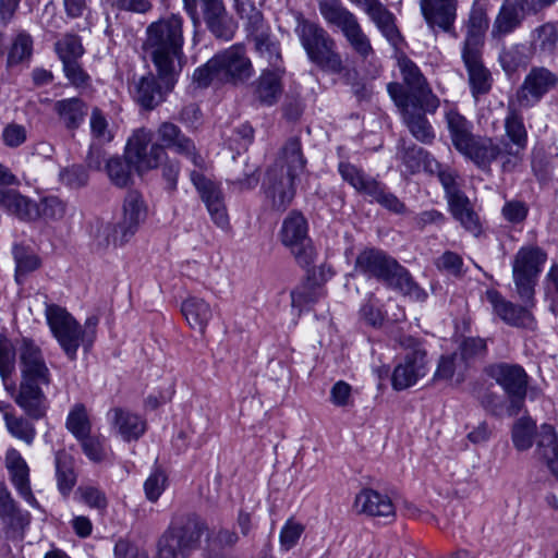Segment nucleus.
Masks as SVG:
<instances>
[{"mask_svg": "<svg viewBox=\"0 0 558 558\" xmlns=\"http://www.w3.org/2000/svg\"><path fill=\"white\" fill-rule=\"evenodd\" d=\"M20 384L13 379L16 351L4 335H0V378L7 393L33 420L43 418L48 409L47 391L52 386V374L41 349L29 338H23L17 348Z\"/></svg>", "mask_w": 558, "mask_h": 558, "instance_id": "obj_1", "label": "nucleus"}, {"mask_svg": "<svg viewBox=\"0 0 558 558\" xmlns=\"http://www.w3.org/2000/svg\"><path fill=\"white\" fill-rule=\"evenodd\" d=\"M184 20L180 14L171 13L151 22L146 28L144 49L149 53L161 80L173 83L182 69Z\"/></svg>", "mask_w": 558, "mask_h": 558, "instance_id": "obj_2", "label": "nucleus"}, {"mask_svg": "<svg viewBox=\"0 0 558 558\" xmlns=\"http://www.w3.org/2000/svg\"><path fill=\"white\" fill-rule=\"evenodd\" d=\"M306 159L299 138L292 137L280 149L276 161L267 169L262 189L272 209L284 211L296 194V180L304 171Z\"/></svg>", "mask_w": 558, "mask_h": 558, "instance_id": "obj_3", "label": "nucleus"}, {"mask_svg": "<svg viewBox=\"0 0 558 558\" xmlns=\"http://www.w3.org/2000/svg\"><path fill=\"white\" fill-rule=\"evenodd\" d=\"M207 529L206 522L194 513L172 517L157 541V558H189L199 548Z\"/></svg>", "mask_w": 558, "mask_h": 558, "instance_id": "obj_4", "label": "nucleus"}, {"mask_svg": "<svg viewBox=\"0 0 558 558\" xmlns=\"http://www.w3.org/2000/svg\"><path fill=\"white\" fill-rule=\"evenodd\" d=\"M46 318L54 338L71 361L76 359L81 344L85 350L93 345L98 317H88L82 327L69 312L51 304L46 306Z\"/></svg>", "mask_w": 558, "mask_h": 558, "instance_id": "obj_5", "label": "nucleus"}, {"mask_svg": "<svg viewBox=\"0 0 558 558\" xmlns=\"http://www.w3.org/2000/svg\"><path fill=\"white\" fill-rule=\"evenodd\" d=\"M318 10L327 25L341 32L359 58L368 60L375 54L371 39L363 31L357 16L340 0H319Z\"/></svg>", "mask_w": 558, "mask_h": 558, "instance_id": "obj_6", "label": "nucleus"}, {"mask_svg": "<svg viewBox=\"0 0 558 558\" xmlns=\"http://www.w3.org/2000/svg\"><path fill=\"white\" fill-rule=\"evenodd\" d=\"M547 262V253L536 244L522 245L513 255L512 279L522 302L535 306V287Z\"/></svg>", "mask_w": 558, "mask_h": 558, "instance_id": "obj_7", "label": "nucleus"}, {"mask_svg": "<svg viewBox=\"0 0 558 558\" xmlns=\"http://www.w3.org/2000/svg\"><path fill=\"white\" fill-rule=\"evenodd\" d=\"M147 208L137 191H130L123 202L122 217L117 223L102 225L97 233L101 245L121 246L130 241L145 220Z\"/></svg>", "mask_w": 558, "mask_h": 558, "instance_id": "obj_8", "label": "nucleus"}, {"mask_svg": "<svg viewBox=\"0 0 558 558\" xmlns=\"http://www.w3.org/2000/svg\"><path fill=\"white\" fill-rule=\"evenodd\" d=\"M279 240L294 257L296 264L308 270L317 253L308 235V222L301 211L292 210L282 220Z\"/></svg>", "mask_w": 558, "mask_h": 558, "instance_id": "obj_9", "label": "nucleus"}, {"mask_svg": "<svg viewBox=\"0 0 558 558\" xmlns=\"http://www.w3.org/2000/svg\"><path fill=\"white\" fill-rule=\"evenodd\" d=\"M398 342L408 352L403 363L396 366L391 381L396 390H403L427 374V353L422 342L412 336H401Z\"/></svg>", "mask_w": 558, "mask_h": 558, "instance_id": "obj_10", "label": "nucleus"}, {"mask_svg": "<svg viewBox=\"0 0 558 558\" xmlns=\"http://www.w3.org/2000/svg\"><path fill=\"white\" fill-rule=\"evenodd\" d=\"M521 109L525 108L517 105L512 99L508 100L507 113L504 120L505 137L500 143L509 160L504 162L502 171L513 170L522 159V154L527 146V130Z\"/></svg>", "mask_w": 558, "mask_h": 558, "instance_id": "obj_11", "label": "nucleus"}, {"mask_svg": "<svg viewBox=\"0 0 558 558\" xmlns=\"http://www.w3.org/2000/svg\"><path fill=\"white\" fill-rule=\"evenodd\" d=\"M487 374L506 392L509 414L517 415L523 409L527 395L529 375L524 368L518 364L498 363L490 365Z\"/></svg>", "mask_w": 558, "mask_h": 558, "instance_id": "obj_12", "label": "nucleus"}, {"mask_svg": "<svg viewBox=\"0 0 558 558\" xmlns=\"http://www.w3.org/2000/svg\"><path fill=\"white\" fill-rule=\"evenodd\" d=\"M153 132L141 128L129 137L124 157L138 173L155 169L165 158L166 151L158 143H151Z\"/></svg>", "mask_w": 558, "mask_h": 558, "instance_id": "obj_13", "label": "nucleus"}, {"mask_svg": "<svg viewBox=\"0 0 558 558\" xmlns=\"http://www.w3.org/2000/svg\"><path fill=\"white\" fill-rule=\"evenodd\" d=\"M398 66L408 88V90L403 88V95L409 102L425 111H436L439 100L433 94L420 68L404 53L398 57Z\"/></svg>", "mask_w": 558, "mask_h": 558, "instance_id": "obj_14", "label": "nucleus"}, {"mask_svg": "<svg viewBox=\"0 0 558 558\" xmlns=\"http://www.w3.org/2000/svg\"><path fill=\"white\" fill-rule=\"evenodd\" d=\"M387 90L397 107L401 109L403 121L411 134L417 141L424 144H430L435 138V132L425 117L427 111L409 102V99L403 95V86L400 83H389Z\"/></svg>", "mask_w": 558, "mask_h": 558, "instance_id": "obj_15", "label": "nucleus"}, {"mask_svg": "<svg viewBox=\"0 0 558 558\" xmlns=\"http://www.w3.org/2000/svg\"><path fill=\"white\" fill-rule=\"evenodd\" d=\"M558 85V74L545 66H533L525 75L513 97L517 105L532 108Z\"/></svg>", "mask_w": 558, "mask_h": 558, "instance_id": "obj_16", "label": "nucleus"}, {"mask_svg": "<svg viewBox=\"0 0 558 558\" xmlns=\"http://www.w3.org/2000/svg\"><path fill=\"white\" fill-rule=\"evenodd\" d=\"M210 65L216 68L219 83H242L248 80L253 72L252 63L240 45H233L215 54L210 59Z\"/></svg>", "mask_w": 558, "mask_h": 558, "instance_id": "obj_17", "label": "nucleus"}, {"mask_svg": "<svg viewBox=\"0 0 558 558\" xmlns=\"http://www.w3.org/2000/svg\"><path fill=\"white\" fill-rule=\"evenodd\" d=\"M206 29L220 41H231L239 28L234 16L229 12L225 0H198Z\"/></svg>", "mask_w": 558, "mask_h": 558, "instance_id": "obj_18", "label": "nucleus"}, {"mask_svg": "<svg viewBox=\"0 0 558 558\" xmlns=\"http://www.w3.org/2000/svg\"><path fill=\"white\" fill-rule=\"evenodd\" d=\"M190 179L205 203L211 220L218 227L226 228L229 225V217L219 184L197 170L191 171Z\"/></svg>", "mask_w": 558, "mask_h": 558, "instance_id": "obj_19", "label": "nucleus"}, {"mask_svg": "<svg viewBox=\"0 0 558 558\" xmlns=\"http://www.w3.org/2000/svg\"><path fill=\"white\" fill-rule=\"evenodd\" d=\"M485 295L493 312L507 325L529 330L536 328V319L531 312L534 306H529L526 302H523V306L514 304L495 289L487 290Z\"/></svg>", "mask_w": 558, "mask_h": 558, "instance_id": "obj_20", "label": "nucleus"}, {"mask_svg": "<svg viewBox=\"0 0 558 558\" xmlns=\"http://www.w3.org/2000/svg\"><path fill=\"white\" fill-rule=\"evenodd\" d=\"M159 145L162 148L173 149L187 158L197 169L205 168V160L197 151L194 142L182 133L180 128L172 122H162L157 129Z\"/></svg>", "mask_w": 558, "mask_h": 558, "instance_id": "obj_21", "label": "nucleus"}, {"mask_svg": "<svg viewBox=\"0 0 558 558\" xmlns=\"http://www.w3.org/2000/svg\"><path fill=\"white\" fill-rule=\"evenodd\" d=\"M397 263L393 257L381 250L365 248L356 256L354 271L368 279L375 278L385 283L390 279Z\"/></svg>", "mask_w": 558, "mask_h": 558, "instance_id": "obj_22", "label": "nucleus"}, {"mask_svg": "<svg viewBox=\"0 0 558 558\" xmlns=\"http://www.w3.org/2000/svg\"><path fill=\"white\" fill-rule=\"evenodd\" d=\"M348 1L363 11L392 46L397 47L402 41L395 15L380 0Z\"/></svg>", "mask_w": 558, "mask_h": 558, "instance_id": "obj_23", "label": "nucleus"}, {"mask_svg": "<svg viewBox=\"0 0 558 558\" xmlns=\"http://www.w3.org/2000/svg\"><path fill=\"white\" fill-rule=\"evenodd\" d=\"M320 44L315 45L306 52L310 62L327 74H341L345 64L341 53L338 51L337 43L331 35L324 38Z\"/></svg>", "mask_w": 558, "mask_h": 558, "instance_id": "obj_24", "label": "nucleus"}, {"mask_svg": "<svg viewBox=\"0 0 558 558\" xmlns=\"http://www.w3.org/2000/svg\"><path fill=\"white\" fill-rule=\"evenodd\" d=\"M534 13L525 0H504L499 13L495 19L492 35L504 37L514 32L523 22L526 14Z\"/></svg>", "mask_w": 558, "mask_h": 558, "instance_id": "obj_25", "label": "nucleus"}, {"mask_svg": "<svg viewBox=\"0 0 558 558\" xmlns=\"http://www.w3.org/2000/svg\"><path fill=\"white\" fill-rule=\"evenodd\" d=\"M461 154L482 169H488L492 162L498 158L501 160V166L509 160L501 143L498 144L492 137L486 136H474Z\"/></svg>", "mask_w": 558, "mask_h": 558, "instance_id": "obj_26", "label": "nucleus"}, {"mask_svg": "<svg viewBox=\"0 0 558 558\" xmlns=\"http://www.w3.org/2000/svg\"><path fill=\"white\" fill-rule=\"evenodd\" d=\"M457 0H420V9L430 28L450 32L457 17Z\"/></svg>", "mask_w": 558, "mask_h": 558, "instance_id": "obj_27", "label": "nucleus"}, {"mask_svg": "<svg viewBox=\"0 0 558 558\" xmlns=\"http://www.w3.org/2000/svg\"><path fill=\"white\" fill-rule=\"evenodd\" d=\"M165 83V88L160 86L158 80L151 73L143 75L135 82L134 85V99L135 101L146 110H151L160 105L165 100L166 94L173 87L174 83ZM173 82L175 80L173 78Z\"/></svg>", "mask_w": 558, "mask_h": 558, "instance_id": "obj_28", "label": "nucleus"}, {"mask_svg": "<svg viewBox=\"0 0 558 558\" xmlns=\"http://www.w3.org/2000/svg\"><path fill=\"white\" fill-rule=\"evenodd\" d=\"M5 464L9 470L11 481L19 494L28 505L37 507L38 502L31 489L29 469L16 449L11 448L7 451Z\"/></svg>", "mask_w": 558, "mask_h": 558, "instance_id": "obj_29", "label": "nucleus"}, {"mask_svg": "<svg viewBox=\"0 0 558 558\" xmlns=\"http://www.w3.org/2000/svg\"><path fill=\"white\" fill-rule=\"evenodd\" d=\"M354 506L360 513L371 517L384 518L392 521L396 517V508L391 499L374 489H363L355 497Z\"/></svg>", "mask_w": 558, "mask_h": 558, "instance_id": "obj_30", "label": "nucleus"}, {"mask_svg": "<svg viewBox=\"0 0 558 558\" xmlns=\"http://www.w3.org/2000/svg\"><path fill=\"white\" fill-rule=\"evenodd\" d=\"M0 519L8 536L24 530L29 524V513L22 511L5 484L0 482Z\"/></svg>", "mask_w": 558, "mask_h": 558, "instance_id": "obj_31", "label": "nucleus"}, {"mask_svg": "<svg viewBox=\"0 0 558 558\" xmlns=\"http://www.w3.org/2000/svg\"><path fill=\"white\" fill-rule=\"evenodd\" d=\"M0 208L23 221L38 218L37 204L14 189L0 187Z\"/></svg>", "mask_w": 558, "mask_h": 558, "instance_id": "obj_32", "label": "nucleus"}, {"mask_svg": "<svg viewBox=\"0 0 558 558\" xmlns=\"http://www.w3.org/2000/svg\"><path fill=\"white\" fill-rule=\"evenodd\" d=\"M462 60L469 73V82L474 96L489 92L492 78L489 71L482 62V50L462 51Z\"/></svg>", "mask_w": 558, "mask_h": 558, "instance_id": "obj_33", "label": "nucleus"}, {"mask_svg": "<svg viewBox=\"0 0 558 558\" xmlns=\"http://www.w3.org/2000/svg\"><path fill=\"white\" fill-rule=\"evenodd\" d=\"M181 312L191 328L205 333L206 328L214 316L210 304L202 298L189 296L181 305Z\"/></svg>", "mask_w": 558, "mask_h": 558, "instance_id": "obj_34", "label": "nucleus"}, {"mask_svg": "<svg viewBox=\"0 0 558 558\" xmlns=\"http://www.w3.org/2000/svg\"><path fill=\"white\" fill-rule=\"evenodd\" d=\"M449 211L461 226L474 235L482 231L478 215L474 211L469 197L464 194H458L447 199Z\"/></svg>", "mask_w": 558, "mask_h": 558, "instance_id": "obj_35", "label": "nucleus"}, {"mask_svg": "<svg viewBox=\"0 0 558 558\" xmlns=\"http://www.w3.org/2000/svg\"><path fill=\"white\" fill-rule=\"evenodd\" d=\"M488 28V17L481 7H474L471 10L466 24V35L463 41L462 51L482 50L484 35Z\"/></svg>", "mask_w": 558, "mask_h": 558, "instance_id": "obj_36", "label": "nucleus"}, {"mask_svg": "<svg viewBox=\"0 0 558 558\" xmlns=\"http://www.w3.org/2000/svg\"><path fill=\"white\" fill-rule=\"evenodd\" d=\"M536 451L550 472L558 477V436L551 425L544 424L537 435Z\"/></svg>", "mask_w": 558, "mask_h": 558, "instance_id": "obj_37", "label": "nucleus"}, {"mask_svg": "<svg viewBox=\"0 0 558 558\" xmlns=\"http://www.w3.org/2000/svg\"><path fill=\"white\" fill-rule=\"evenodd\" d=\"M294 33L305 53L330 35L318 22L306 19L301 12L294 13Z\"/></svg>", "mask_w": 558, "mask_h": 558, "instance_id": "obj_38", "label": "nucleus"}, {"mask_svg": "<svg viewBox=\"0 0 558 558\" xmlns=\"http://www.w3.org/2000/svg\"><path fill=\"white\" fill-rule=\"evenodd\" d=\"M294 33L305 53L330 35L318 22L306 19L301 12L294 13Z\"/></svg>", "mask_w": 558, "mask_h": 558, "instance_id": "obj_39", "label": "nucleus"}, {"mask_svg": "<svg viewBox=\"0 0 558 558\" xmlns=\"http://www.w3.org/2000/svg\"><path fill=\"white\" fill-rule=\"evenodd\" d=\"M445 118L452 145L461 153L475 136L472 133L473 125L456 109H449Z\"/></svg>", "mask_w": 558, "mask_h": 558, "instance_id": "obj_40", "label": "nucleus"}, {"mask_svg": "<svg viewBox=\"0 0 558 558\" xmlns=\"http://www.w3.org/2000/svg\"><path fill=\"white\" fill-rule=\"evenodd\" d=\"M113 425L118 434L125 440H137L146 430V421L140 415L123 409H114Z\"/></svg>", "mask_w": 558, "mask_h": 558, "instance_id": "obj_41", "label": "nucleus"}, {"mask_svg": "<svg viewBox=\"0 0 558 558\" xmlns=\"http://www.w3.org/2000/svg\"><path fill=\"white\" fill-rule=\"evenodd\" d=\"M531 47L539 57H555L558 52V28L554 23L536 27L531 35Z\"/></svg>", "mask_w": 558, "mask_h": 558, "instance_id": "obj_42", "label": "nucleus"}, {"mask_svg": "<svg viewBox=\"0 0 558 558\" xmlns=\"http://www.w3.org/2000/svg\"><path fill=\"white\" fill-rule=\"evenodd\" d=\"M283 73V69H267L263 71L256 89L257 97L262 104L271 106L278 101L282 93L281 77Z\"/></svg>", "mask_w": 558, "mask_h": 558, "instance_id": "obj_43", "label": "nucleus"}, {"mask_svg": "<svg viewBox=\"0 0 558 558\" xmlns=\"http://www.w3.org/2000/svg\"><path fill=\"white\" fill-rule=\"evenodd\" d=\"M54 111L69 130L77 129L87 113V106L80 98H66L54 102Z\"/></svg>", "mask_w": 558, "mask_h": 558, "instance_id": "obj_44", "label": "nucleus"}, {"mask_svg": "<svg viewBox=\"0 0 558 558\" xmlns=\"http://www.w3.org/2000/svg\"><path fill=\"white\" fill-rule=\"evenodd\" d=\"M54 465L58 490L64 498H66L70 496L77 480L73 459L63 450L57 451Z\"/></svg>", "mask_w": 558, "mask_h": 558, "instance_id": "obj_45", "label": "nucleus"}, {"mask_svg": "<svg viewBox=\"0 0 558 558\" xmlns=\"http://www.w3.org/2000/svg\"><path fill=\"white\" fill-rule=\"evenodd\" d=\"M385 283L416 301H424L427 296L426 292L413 280L410 272L399 263L396 264V269L392 270L390 279Z\"/></svg>", "mask_w": 558, "mask_h": 558, "instance_id": "obj_46", "label": "nucleus"}, {"mask_svg": "<svg viewBox=\"0 0 558 558\" xmlns=\"http://www.w3.org/2000/svg\"><path fill=\"white\" fill-rule=\"evenodd\" d=\"M427 165V171L437 174L444 187L446 199L463 193L459 182V174L456 170L448 166H442L436 159H430Z\"/></svg>", "mask_w": 558, "mask_h": 558, "instance_id": "obj_47", "label": "nucleus"}, {"mask_svg": "<svg viewBox=\"0 0 558 558\" xmlns=\"http://www.w3.org/2000/svg\"><path fill=\"white\" fill-rule=\"evenodd\" d=\"M325 296L323 287L306 282L291 291V305L301 314Z\"/></svg>", "mask_w": 558, "mask_h": 558, "instance_id": "obj_48", "label": "nucleus"}, {"mask_svg": "<svg viewBox=\"0 0 558 558\" xmlns=\"http://www.w3.org/2000/svg\"><path fill=\"white\" fill-rule=\"evenodd\" d=\"M342 179L348 182L357 192L369 194L372 184H376V180L368 178L365 173L349 162H340L338 167Z\"/></svg>", "mask_w": 558, "mask_h": 558, "instance_id": "obj_49", "label": "nucleus"}, {"mask_svg": "<svg viewBox=\"0 0 558 558\" xmlns=\"http://www.w3.org/2000/svg\"><path fill=\"white\" fill-rule=\"evenodd\" d=\"M4 422L8 432L13 437L23 440L27 445H31L34 441L36 429L27 418L5 412Z\"/></svg>", "mask_w": 558, "mask_h": 558, "instance_id": "obj_50", "label": "nucleus"}, {"mask_svg": "<svg viewBox=\"0 0 558 558\" xmlns=\"http://www.w3.org/2000/svg\"><path fill=\"white\" fill-rule=\"evenodd\" d=\"M65 426L76 439L83 438L90 433V423L86 408L82 403H77L71 409Z\"/></svg>", "mask_w": 558, "mask_h": 558, "instance_id": "obj_51", "label": "nucleus"}, {"mask_svg": "<svg viewBox=\"0 0 558 558\" xmlns=\"http://www.w3.org/2000/svg\"><path fill=\"white\" fill-rule=\"evenodd\" d=\"M54 48L62 63L72 60H78L84 53L82 40L80 36L75 34L63 35L56 43Z\"/></svg>", "mask_w": 558, "mask_h": 558, "instance_id": "obj_52", "label": "nucleus"}, {"mask_svg": "<svg viewBox=\"0 0 558 558\" xmlns=\"http://www.w3.org/2000/svg\"><path fill=\"white\" fill-rule=\"evenodd\" d=\"M13 256L16 265L15 277L17 281H20L22 277L36 270L40 265L38 256L22 245H15L13 247Z\"/></svg>", "mask_w": 558, "mask_h": 558, "instance_id": "obj_53", "label": "nucleus"}, {"mask_svg": "<svg viewBox=\"0 0 558 558\" xmlns=\"http://www.w3.org/2000/svg\"><path fill=\"white\" fill-rule=\"evenodd\" d=\"M131 167H133L132 163L121 157H111L106 163L110 181L119 187H124L131 182Z\"/></svg>", "mask_w": 558, "mask_h": 558, "instance_id": "obj_54", "label": "nucleus"}, {"mask_svg": "<svg viewBox=\"0 0 558 558\" xmlns=\"http://www.w3.org/2000/svg\"><path fill=\"white\" fill-rule=\"evenodd\" d=\"M255 47L260 58L265 59L271 69H282L279 44L269 36L260 34L255 37Z\"/></svg>", "mask_w": 558, "mask_h": 558, "instance_id": "obj_55", "label": "nucleus"}, {"mask_svg": "<svg viewBox=\"0 0 558 558\" xmlns=\"http://www.w3.org/2000/svg\"><path fill=\"white\" fill-rule=\"evenodd\" d=\"M32 37L25 32L17 34L9 50L8 65L12 66L28 59L32 56Z\"/></svg>", "mask_w": 558, "mask_h": 558, "instance_id": "obj_56", "label": "nucleus"}, {"mask_svg": "<svg viewBox=\"0 0 558 558\" xmlns=\"http://www.w3.org/2000/svg\"><path fill=\"white\" fill-rule=\"evenodd\" d=\"M368 196L392 213L402 214L405 211V205L396 195L387 192L378 182L372 184Z\"/></svg>", "mask_w": 558, "mask_h": 558, "instance_id": "obj_57", "label": "nucleus"}, {"mask_svg": "<svg viewBox=\"0 0 558 558\" xmlns=\"http://www.w3.org/2000/svg\"><path fill=\"white\" fill-rule=\"evenodd\" d=\"M168 485V477L165 471L157 468L144 482V493L150 502H156Z\"/></svg>", "mask_w": 558, "mask_h": 558, "instance_id": "obj_58", "label": "nucleus"}, {"mask_svg": "<svg viewBox=\"0 0 558 558\" xmlns=\"http://www.w3.org/2000/svg\"><path fill=\"white\" fill-rule=\"evenodd\" d=\"M233 8L239 16L246 20L253 29L262 27L264 21L263 13L252 0H233Z\"/></svg>", "mask_w": 558, "mask_h": 558, "instance_id": "obj_59", "label": "nucleus"}, {"mask_svg": "<svg viewBox=\"0 0 558 558\" xmlns=\"http://www.w3.org/2000/svg\"><path fill=\"white\" fill-rule=\"evenodd\" d=\"M76 496L80 501L84 502L89 508H94L99 511L106 510L108 506L106 494L95 486H80L76 490Z\"/></svg>", "mask_w": 558, "mask_h": 558, "instance_id": "obj_60", "label": "nucleus"}, {"mask_svg": "<svg viewBox=\"0 0 558 558\" xmlns=\"http://www.w3.org/2000/svg\"><path fill=\"white\" fill-rule=\"evenodd\" d=\"M66 210L65 203L56 196H48L37 204L38 218L46 220H60L64 217Z\"/></svg>", "mask_w": 558, "mask_h": 558, "instance_id": "obj_61", "label": "nucleus"}, {"mask_svg": "<svg viewBox=\"0 0 558 558\" xmlns=\"http://www.w3.org/2000/svg\"><path fill=\"white\" fill-rule=\"evenodd\" d=\"M535 425L526 421H519L512 429V441L518 450H527L533 445Z\"/></svg>", "mask_w": 558, "mask_h": 558, "instance_id": "obj_62", "label": "nucleus"}, {"mask_svg": "<svg viewBox=\"0 0 558 558\" xmlns=\"http://www.w3.org/2000/svg\"><path fill=\"white\" fill-rule=\"evenodd\" d=\"M89 124L92 135L99 144L109 143L113 138V135L108 128L107 119L98 108L93 109Z\"/></svg>", "mask_w": 558, "mask_h": 558, "instance_id": "obj_63", "label": "nucleus"}, {"mask_svg": "<svg viewBox=\"0 0 558 558\" xmlns=\"http://www.w3.org/2000/svg\"><path fill=\"white\" fill-rule=\"evenodd\" d=\"M303 531L304 526L301 523L289 519L280 531L279 541L281 548L284 550L292 549L298 544Z\"/></svg>", "mask_w": 558, "mask_h": 558, "instance_id": "obj_64", "label": "nucleus"}]
</instances>
